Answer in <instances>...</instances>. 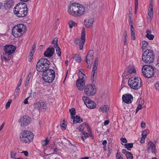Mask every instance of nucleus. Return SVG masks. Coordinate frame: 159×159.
<instances>
[{
  "instance_id": "obj_53",
  "label": "nucleus",
  "mask_w": 159,
  "mask_h": 159,
  "mask_svg": "<svg viewBox=\"0 0 159 159\" xmlns=\"http://www.w3.org/2000/svg\"><path fill=\"white\" fill-rule=\"evenodd\" d=\"M126 157L127 158L130 157H133V155L130 152H127L126 154L125 155Z\"/></svg>"
},
{
  "instance_id": "obj_47",
  "label": "nucleus",
  "mask_w": 159,
  "mask_h": 159,
  "mask_svg": "<svg viewBox=\"0 0 159 159\" xmlns=\"http://www.w3.org/2000/svg\"><path fill=\"white\" fill-rule=\"evenodd\" d=\"M33 52L30 51V55L29 56V61H30L32 60V57L33 55Z\"/></svg>"
},
{
  "instance_id": "obj_31",
  "label": "nucleus",
  "mask_w": 159,
  "mask_h": 159,
  "mask_svg": "<svg viewBox=\"0 0 159 159\" xmlns=\"http://www.w3.org/2000/svg\"><path fill=\"white\" fill-rule=\"evenodd\" d=\"M57 39L56 38H54L52 41V43L53 44H54V47L55 48H57Z\"/></svg>"
},
{
  "instance_id": "obj_52",
  "label": "nucleus",
  "mask_w": 159,
  "mask_h": 159,
  "mask_svg": "<svg viewBox=\"0 0 159 159\" xmlns=\"http://www.w3.org/2000/svg\"><path fill=\"white\" fill-rule=\"evenodd\" d=\"M155 86L156 89L157 90L159 91V82H157L155 84Z\"/></svg>"
},
{
  "instance_id": "obj_28",
  "label": "nucleus",
  "mask_w": 159,
  "mask_h": 159,
  "mask_svg": "<svg viewBox=\"0 0 159 159\" xmlns=\"http://www.w3.org/2000/svg\"><path fill=\"white\" fill-rule=\"evenodd\" d=\"M127 71L129 74L136 72L135 69L133 67L128 68Z\"/></svg>"
},
{
  "instance_id": "obj_49",
  "label": "nucleus",
  "mask_w": 159,
  "mask_h": 159,
  "mask_svg": "<svg viewBox=\"0 0 159 159\" xmlns=\"http://www.w3.org/2000/svg\"><path fill=\"white\" fill-rule=\"evenodd\" d=\"M83 134L84 135L83 136L81 137V138L84 140V137L85 138H88L89 137L88 134L87 133L83 132Z\"/></svg>"
},
{
  "instance_id": "obj_61",
  "label": "nucleus",
  "mask_w": 159,
  "mask_h": 159,
  "mask_svg": "<svg viewBox=\"0 0 159 159\" xmlns=\"http://www.w3.org/2000/svg\"><path fill=\"white\" fill-rule=\"evenodd\" d=\"M85 126H86V127L87 129L88 132H90L91 131V129H90L89 126L88 124H87V125L86 124Z\"/></svg>"
},
{
  "instance_id": "obj_6",
  "label": "nucleus",
  "mask_w": 159,
  "mask_h": 159,
  "mask_svg": "<svg viewBox=\"0 0 159 159\" xmlns=\"http://www.w3.org/2000/svg\"><path fill=\"white\" fill-rule=\"evenodd\" d=\"M142 83V80L140 78L132 77L129 80L128 84L131 88L136 90L141 87Z\"/></svg>"
},
{
  "instance_id": "obj_19",
  "label": "nucleus",
  "mask_w": 159,
  "mask_h": 159,
  "mask_svg": "<svg viewBox=\"0 0 159 159\" xmlns=\"http://www.w3.org/2000/svg\"><path fill=\"white\" fill-rule=\"evenodd\" d=\"M78 12L76 14L77 16H80L83 15L85 12V7L82 5L79 4Z\"/></svg>"
},
{
  "instance_id": "obj_10",
  "label": "nucleus",
  "mask_w": 159,
  "mask_h": 159,
  "mask_svg": "<svg viewBox=\"0 0 159 159\" xmlns=\"http://www.w3.org/2000/svg\"><path fill=\"white\" fill-rule=\"evenodd\" d=\"M16 49V47L12 45L5 46L4 52L6 55H10L13 53Z\"/></svg>"
},
{
  "instance_id": "obj_39",
  "label": "nucleus",
  "mask_w": 159,
  "mask_h": 159,
  "mask_svg": "<svg viewBox=\"0 0 159 159\" xmlns=\"http://www.w3.org/2000/svg\"><path fill=\"white\" fill-rule=\"evenodd\" d=\"M24 25V24H20L17 25L15 26H16L18 29H19V30H20L21 31H23V28Z\"/></svg>"
},
{
  "instance_id": "obj_48",
  "label": "nucleus",
  "mask_w": 159,
  "mask_h": 159,
  "mask_svg": "<svg viewBox=\"0 0 159 159\" xmlns=\"http://www.w3.org/2000/svg\"><path fill=\"white\" fill-rule=\"evenodd\" d=\"M142 106L140 104H139L136 109L135 113H136L138 111L142 109Z\"/></svg>"
},
{
  "instance_id": "obj_12",
  "label": "nucleus",
  "mask_w": 159,
  "mask_h": 159,
  "mask_svg": "<svg viewBox=\"0 0 159 159\" xmlns=\"http://www.w3.org/2000/svg\"><path fill=\"white\" fill-rule=\"evenodd\" d=\"M148 153L152 152L156 154L157 152L156 146L155 144L152 142H149L148 144Z\"/></svg>"
},
{
  "instance_id": "obj_59",
  "label": "nucleus",
  "mask_w": 159,
  "mask_h": 159,
  "mask_svg": "<svg viewBox=\"0 0 159 159\" xmlns=\"http://www.w3.org/2000/svg\"><path fill=\"white\" fill-rule=\"evenodd\" d=\"M81 70H82L81 69H80L79 70V71L78 73V75H80L81 74H82L83 75H84V76L86 77V76L84 74V73H83L82 71Z\"/></svg>"
},
{
  "instance_id": "obj_35",
  "label": "nucleus",
  "mask_w": 159,
  "mask_h": 159,
  "mask_svg": "<svg viewBox=\"0 0 159 159\" xmlns=\"http://www.w3.org/2000/svg\"><path fill=\"white\" fill-rule=\"evenodd\" d=\"M48 138H47L46 139L42 141V146H46L49 143V140H47Z\"/></svg>"
},
{
  "instance_id": "obj_64",
  "label": "nucleus",
  "mask_w": 159,
  "mask_h": 159,
  "mask_svg": "<svg viewBox=\"0 0 159 159\" xmlns=\"http://www.w3.org/2000/svg\"><path fill=\"white\" fill-rule=\"evenodd\" d=\"M109 123V120H107L105 121L104 124L105 125H108Z\"/></svg>"
},
{
  "instance_id": "obj_33",
  "label": "nucleus",
  "mask_w": 159,
  "mask_h": 159,
  "mask_svg": "<svg viewBox=\"0 0 159 159\" xmlns=\"http://www.w3.org/2000/svg\"><path fill=\"white\" fill-rule=\"evenodd\" d=\"M146 37L148 38L149 40H152L154 39V36L152 34H150L149 33L147 34Z\"/></svg>"
},
{
  "instance_id": "obj_9",
  "label": "nucleus",
  "mask_w": 159,
  "mask_h": 159,
  "mask_svg": "<svg viewBox=\"0 0 159 159\" xmlns=\"http://www.w3.org/2000/svg\"><path fill=\"white\" fill-rule=\"evenodd\" d=\"M78 5L79 3L75 2L70 4L68 7V13L73 16H77L76 14L78 12Z\"/></svg>"
},
{
  "instance_id": "obj_4",
  "label": "nucleus",
  "mask_w": 159,
  "mask_h": 159,
  "mask_svg": "<svg viewBox=\"0 0 159 159\" xmlns=\"http://www.w3.org/2000/svg\"><path fill=\"white\" fill-rule=\"evenodd\" d=\"M43 72V79L46 82L50 83L53 81L55 76V72L53 70L50 69Z\"/></svg>"
},
{
  "instance_id": "obj_36",
  "label": "nucleus",
  "mask_w": 159,
  "mask_h": 159,
  "mask_svg": "<svg viewBox=\"0 0 159 159\" xmlns=\"http://www.w3.org/2000/svg\"><path fill=\"white\" fill-rule=\"evenodd\" d=\"M86 125V124L83 123L81 124L79 128V130L80 132H83L84 130V127Z\"/></svg>"
},
{
  "instance_id": "obj_58",
  "label": "nucleus",
  "mask_w": 159,
  "mask_h": 159,
  "mask_svg": "<svg viewBox=\"0 0 159 159\" xmlns=\"http://www.w3.org/2000/svg\"><path fill=\"white\" fill-rule=\"evenodd\" d=\"M116 158H117V159H123L122 157H121L119 154H118V152L116 154Z\"/></svg>"
},
{
  "instance_id": "obj_43",
  "label": "nucleus",
  "mask_w": 159,
  "mask_h": 159,
  "mask_svg": "<svg viewBox=\"0 0 159 159\" xmlns=\"http://www.w3.org/2000/svg\"><path fill=\"white\" fill-rule=\"evenodd\" d=\"M57 48L56 50V52L58 56H60L61 54V52L60 51V48L59 47H57Z\"/></svg>"
},
{
  "instance_id": "obj_34",
  "label": "nucleus",
  "mask_w": 159,
  "mask_h": 159,
  "mask_svg": "<svg viewBox=\"0 0 159 159\" xmlns=\"http://www.w3.org/2000/svg\"><path fill=\"white\" fill-rule=\"evenodd\" d=\"M69 111L71 115L72 118V116H74L75 114V109L74 108H72Z\"/></svg>"
},
{
  "instance_id": "obj_7",
  "label": "nucleus",
  "mask_w": 159,
  "mask_h": 159,
  "mask_svg": "<svg viewBox=\"0 0 159 159\" xmlns=\"http://www.w3.org/2000/svg\"><path fill=\"white\" fill-rule=\"evenodd\" d=\"M33 134L30 131L27 130L22 131L20 135V138L23 142L28 143L31 142L34 138Z\"/></svg>"
},
{
  "instance_id": "obj_20",
  "label": "nucleus",
  "mask_w": 159,
  "mask_h": 159,
  "mask_svg": "<svg viewBox=\"0 0 159 159\" xmlns=\"http://www.w3.org/2000/svg\"><path fill=\"white\" fill-rule=\"evenodd\" d=\"M94 19L93 18H91L88 20H85V25L88 28H90L93 25Z\"/></svg>"
},
{
  "instance_id": "obj_38",
  "label": "nucleus",
  "mask_w": 159,
  "mask_h": 159,
  "mask_svg": "<svg viewBox=\"0 0 159 159\" xmlns=\"http://www.w3.org/2000/svg\"><path fill=\"white\" fill-rule=\"evenodd\" d=\"M98 64V60L97 58H96L94 61L93 63V67L96 68L97 69Z\"/></svg>"
},
{
  "instance_id": "obj_30",
  "label": "nucleus",
  "mask_w": 159,
  "mask_h": 159,
  "mask_svg": "<svg viewBox=\"0 0 159 159\" xmlns=\"http://www.w3.org/2000/svg\"><path fill=\"white\" fill-rule=\"evenodd\" d=\"M82 99L83 101H84L85 104L86 105H87V103L88 102H89V101H91L88 98L85 96L83 97Z\"/></svg>"
},
{
  "instance_id": "obj_18",
  "label": "nucleus",
  "mask_w": 159,
  "mask_h": 159,
  "mask_svg": "<svg viewBox=\"0 0 159 159\" xmlns=\"http://www.w3.org/2000/svg\"><path fill=\"white\" fill-rule=\"evenodd\" d=\"M30 119L28 116H23L20 119V125L21 126H23L24 125H28L30 122Z\"/></svg>"
},
{
  "instance_id": "obj_11",
  "label": "nucleus",
  "mask_w": 159,
  "mask_h": 159,
  "mask_svg": "<svg viewBox=\"0 0 159 159\" xmlns=\"http://www.w3.org/2000/svg\"><path fill=\"white\" fill-rule=\"evenodd\" d=\"M35 108L38 110L39 111H40L42 109H46L47 106L46 103L42 101H39L34 104Z\"/></svg>"
},
{
  "instance_id": "obj_37",
  "label": "nucleus",
  "mask_w": 159,
  "mask_h": 159,
  "mask_svg": "<svg viewBox=\"0 0 159 159\" xmlns=\"http://www.w3.org/2000/svg\"><path fill=\"white\" fill-rule=\"evenodd\" d=\"M143 47H142V49L143 50L145 49V48L147 47V46L148 45V43L147 42L145 41H143L142 42Z\"/></svg>"
},
{
  "instance_id": "obj_1",
  "label": "nucleus",
  "mask_w": 159,
  "mask_h": 159,
  "mask_svg": "<svg viewBox=\"0 0 159 159\" xmlns=\"http://www.w3.org/2000/svg\"><path fill=\"white\" fill-rule=\"evenodd\" d=\"M84 77H79V79L76 81V85L77 88L80 90L84 89V93L88 96H93L97 92L96 88L95 85L92 84H89L86 85Z\"/></svg>"
},
{
  "instance_id": "obj_60",
  "label": "nucleus",
  "mask_w": 159,
  "mask_h": 159,
  "mask_svg": "<svg viewBox=\"0 0 159 159\" xmlns=\"http://www.w3.org/2000/svg\"><path fill=\"white\" fill-rule=\"evenodd\" d=\"M66 125L64 123H63L62 124H61V127L64 129H66Z\"/></svg>"
},
{
  "instance_id": "obj_25",
  "label": "nucleus",
  "mask_w": 159,
  "mask_h": 159,
  "mask_svg": "<svg viewBox=\"0 0 159 159\" xmlns=\"http://www.w3.org/2000/svg\"><path fill=\"white\" fill-rule=\"evenodd\" d=\"M109 109V108L107 105H105L101 107L99 109L100 111L107 112Z\"/></svg>"
},
{
  "instance_id": "obj_14",
  "label": "nucleus",
  "mask_w": 159,
  "mask_h": 159,
  "mask_svg": "<svg viewBox=\"0 0 159 159\" xmlns=\"http://www.w3.org/2000/svg\"><path fill=\"white\" fill-rule=\"evenodd\" d=\"M93 53V50H90L89 51L85 59L86 61L88 64L90 63H93L94 57Z\"/></svg>"
},
{
  "instance_id": "obj_40",
  "label": "nucleus",
  "mask_w": 159,
  "mask_h": 159,
  "mask_svg": "<svg viewBox=\"0 0 159 159\" xmlns=\"http://www.w3.org/2000/svg\"><path fill=\"white\" fill-rule=\"evenodd\" d=\"M131 34V35L132 39L134 40L135 39V34L134 33V30H130Z\"/></svg>"
},
{
  "instance_id": "obj_16",
  "label": "nucleus",
  "mask_w": 159,
  "mask_h": 159,
  "mask_svg": "<svg viewBox=\"0 0 159 159\" xmlns=\"http://www.w3.org/2000/svg\"><path fill=\"white\" fill-rule=\"evenodd\" d=\"M82 36H81L80 39H76L75 40V43L79 44L80 50L83 49V46L85 40V37H83V39L82 38Z\"/></svg>"
},
{
  "instance_id": "obj_2",
  "label": "nucleus",
  "mask_w": 159,
  "mask_h": 159,
  "mask_svg": "<svg viewBox=\"0 0 159 159\" xmlns=\"http://www.w3.org/2000/svg\"><path fill=\"white\" fill-rule=\"evenodd\" d=\"M28 8L25 3L20 2L14 7L13 11L14 14L19 17H23L26 16L28 12Z\"/></svg>"
},
{
  "instance_id": "obj_50",
  "label": "nucleus",
  "mask_w": 159,
  "mask_h": 159,
  "mask_svg": "<svg viewBox=\"0 0 159 159\" xmlns=\"http://www.w3.org/2000/svg\"><path fill=\"white\" fill-rule=\"evenodd\" d=\"M20 84H18V86L17 87L16 90H15V92L16 93H17V95L18 94V93L20 91V89L19 88V86H20Z\"/></svg>"
},
{
  "instance_id": "obj_13",
  "label": "nucleus",
  "mask_w": 159,
  "mask_h": 159,
  "mask_svg": "<svg viewBox=\"0 0 159 159\" xmlns=\"http://www.w3.org/2000/svg\"><path fill=\"white\" fill-rule=\"evenodd\" d=\"M19 30V29L15 26L12 29V34L13 36L15 38L20 37L23 34V31Z\"/></svg>"
},
{
  "instance_id": "obj_5",
  "label": "nucleus",
  "mask_w": 159,
  "mask_h": 159,
  "mask_svg": "<svg viewBox=\"0 0 159 159\" xmlns=\"http://www.w3.org/2000/svg\"><path fill=\"white\" fill-rule=\"evenodd\" d=\"M154 57L155 55L153 51L147 50L143 52L142 60L145 63L150 64L154 61Z\"/></svg>"
},
{
  "instance_id": "obj_32",
  "label": "nucleus",
  "mask_w": 159,
  "mask_h": 159,
  "mask_svg": "<svg viewBox=\"0 0 159 159\" xmlns=\"http://www.w3.org/2000/svg\"><path fill=\"white\" fill-rule=\"evenodd\" d=\"M75 59L76 61L78 62H80L81 61V58L78 54H76L75 56Z\"/></svg>"
},
{
  "instance_id": "obj_54",
  "label": "nucleus",
  "mask_w": 159,
  "mask_h": 159,
  "mask_svg": "<svg viewBox=\"0 0 159 159\" xmlns=\"http://www.w3.org/2000/svg\"><path fill=\"white\" fill-rule=\"evenodd\" d=\"M148 15L150 17V18L151 19L153 17V12L150 11V10H148Z\"/></svg>"
},
{
  "instance_id": "obj_22",
  "label": "nucleus",
  "mask_w": 159,
  "mask_h": 159,
  "mask_svg": "<svg viewBox=\"0 0 159 159\" xmlns=\"http://www.w3.org/2000/svg\"><path fill=\"white\" fill-rule=\"evenodd\" d=\"M86 106L89 109H93L95 108L96 107V104L94 102L92 101H89V102L87 103Z\"/></svg>"
},
{
  "instance_id": "obj_24",
  "label": "nucleus",
  "mask_w": 159,
  "mask_h": 159,
  "mask_svg": "<svg viewBox=\"0 0 159 159\" xmlns=\"http://www.w3.org/2000/svg\"><path fill=\"white\" fill-rule=\"evenodd\" d=\"M123 43L124 46H126L127 44V38L128 37V35L127 34V32L126 31H125L124 33L123 34Z\"/></svg>"
},
{
  "instance_id": "obj_57",
  "label": "nucleus",
  "mask_w": 159,
  "mask_h": 159,
  "mask_svg": "<svg viewBox=\"0 0 159 159\" xmlns=\"http://www.w3.org/2000/svg\"><path fill=\"white\" fill-rule=\"evenodd\" d=\"M2 58L3 59L6 61H7L8 60H10L11 59V57H9L7 58L5 56H3Z\"/></svg>"
},
{
  "instance_id": "obj_15",
  "label": "nucleus",
  "mask_w": 159,
  "mask_h": 159,
  "mask_svg": "<svg viewBox=\"0 0 159 159\" xmlns=\"http://www.w3.org/2000/svg\"><path fill=\"white\" fill-rule=\"evenodd\" d=\"M122 98L123 101L127 104L131 103L133 100V97L131 94L123 95Z\"/></svg>"
},
{
  "instance_id": "obj_8",
  "label": "nucleus",
  "mask_w": 159,
  "mask_h": 159,
  "mask_svg": "<svg viewBox=\"0 0 159 159\" xmlns=\"http://www.w3.org/2000/svg\"><path fill=\"white\" fill-rule=\"evenodd\" d=\"M154 69L152 66L145 65L142 67V72L144 76L150 78L153 76L154 74Z\"/></svg>"
},
{
  "instance_id": "obj_21",
  "label": "nucleus",
  "mask_w": 159,
  "mask_h": 159,
  "mask_svg": "<svg viewBox=\"0 0 159 159\" xmlns=\"http://www.w3.org/2000/svg\"><path fill=\"white\" fill-rule=\"evenodd\" d=\"M72 119L73 120V122L74 124L80 123L83 121L82 119L79 116H76L75 117L72 116Z\"/></svg>"
},
{
  "instance_id": "obj_56",
  "label": "nucleus",
  "mask_w": 159,
  "mask_h": 159,
  "mask_svg": "<svg viewBox=\"0 0 159 159\" xmlns=\"http://www.w3.org/2000/svg\"><path fill=\"white\" fill-rule=\"evenodd\" d=\"M120 140L124 143H126L127 142V140L126 138H121L120 139Z\"/></svg>"
},
{
  "instance_id": "obj_51",
  "label": "nucleus",
  "mask_w": 159,
  "mask_h": 159,
  "mask_svg": "<svg viewBox=\"0 0 159 159\" xmlns=\"http://www.w3.org/2000/svg\"><path fill=\"white\" fill-rule=\"evenodd\" d=\"M11 157L12 158H14L15 157L16 155V153L14 152L13 151H11L10 152Z\"/></svg>"
},
{
  "instance_id": "obj_63",
  "label": "nucleus",
  "mask_w": 159,
  "mask_h": 159,
  "mask_svg": "<svg viewBox=\"0 0 159 159\" xmlns=\"http://www.w3.org/2000/svg\"><path fill=\"white\" fill-rule=\"evenodd\" d=\"M149 8L150 9V11H151L153 12V5L152 4L150 3L149 5Z\"/></svg>"
},
{
  "instance_id": "obj_62",
  "label": "nucleus",
  "mask_w": 159,
  "mask_h": 159,
  "mask_svg": "<svg viewBox=\"0 0 159 159\" xmlns=\"http://www.w3.org/2000/svg\"><path fill=\"white\" fill-rule=\"evenodd\" d=\"M29 98H30V97H27V98H25L24 100V103L25 104H27L28 103V99Z\"/></svg>"
},
{
  "instance_id": "obj_42",
  "label": "nucleus",
  "mask_w": 159,
  "mask_h": 159,
  "mask_svg": "<svg viewBox=\"0 0 159 159\" xmlns=\"http://www.w3.org/2000/svg\"><path fill=\"white\" fill-rule=\"evenodd\" d=\"M11 102L12 100L11 99L9 100L5 106L6 109H7L10 107Z\"/></svg>"
},
{
  "instance_id": "obj_41",
  "label": "nucleus",
  "mask_w": 159,
  "mask_h": 159,
  "mask_svg": "<svg viewBox=\"0 0 159 159\" xmlns=\"http://www.w3.org/2000/svg\"><path fill=\"white\" fill-rule=\"evenodd\" d=\"M30 75H29L26 78V82L25 83V86H26L29 83V81L30 79Z\"/></svg>"
},
{
  "instance_id": "obj_26",
  "label": "nucleus",
  "mask_w": 159,
  "mask_h": 159,
  "mask_svg": "<svg viewBox=\"0 0 159 159\" xmlns=\"http://www.w3.org/2000/svg\"><path fill=\"white\" fill-rule=\"evenodd\" d=\"M97 72H94V71L91 73V80L92 81V83L93 84L96 79Z\"/></svg>"
},
{
  "instance_id": "obj_23",
  "label": "nucleus",
  "mask_w": 159,
  "mask_h": 159,
  "mask_svg": "<svg viewBox=\"0 0 159 159\" xmlns=\"http://www.w3.org/2000/svg\"><path fill=\"white\" fill-rule=\"evenodd\" d=\"M14 0H7L5 4L6 7L9 8L14 5Z\"/></svg>"
},
{
  "instance_id": "obj_3",
  "label": "nucleus",
  "mask_w": 159,
  "mask_h": 159,
  "mask_svg": "<svg viewBox=\"0 0 159 159\" xmlns=\"http://www.w3.org/2000/svg\"><path fill=\"white\" fill-rule=\"evenodd\" d=\"M50 61L46 58H42L40 59L37 63L36 68L39 72H44L48 70Z\"/></svg>"
},
{
  "instance_id": "obj_45",
  "label": "nucleus",
  "mask_w": 159,
  "mask_h": 159,
  "mask_svg": "<svg viewBox=\"0 0 159 159\" xmlns=\"http://www.w3.org/2000/svg\"><path fill=\"white\" fill-rule=\"evenodd\" d=\"M36 46V43L34 42V43L33 44V45L32 49L30 51H31V52H33V53H34V51L35 50Z\"/></svg>"
},
{
  "instance_id": "obj_46",
  "label": "nucleus",
  "mask_w": 159,
  "mask_h": 159,
  "mask_svg": "<svg viewBox=\"0 0 159 159\" xmlns=\"http://www.w3.org/2000/svg\"><path fill=\"white\" fill-rule=\"evenodd\" d=\"M85 28H83L81 33V36H82V38H83L82 39H83V38H84L83 37H85Z\"/></svg>"
},
{
  "instance_id": "obj_29",
  "label": "nucleus",
  "mask_w": 159,
  "mask_h": 159,
  "mask_svg": "<svg viewBox=\"0 0 159 159\" xmlns=\"http://www.w3.org/2000/svg\"><path fill=\"white\" fill-rule=\"evenodd\" d=\"M68 24L69 25V27L70 29H72L73 26H75L76 25V23L72 20L69 21L68 22Z\"/></svg>"
},
{
  "instance_id": "obj_44",
  "label": "nucleus",
  "mask_w": 159,
  "mask_h": 159,
  "mask_svg": "<svg viewBox=\"0 0 159 159\" xmlns=\"http://www.w3.org/2000/svg\"><path fill=\"white\" fill-rule=\"evenodd\" d=\"M135 2V13H136L137 12V10L138 9V1H134Z\"/></svg>"
},
{
  "instance_id": "obj_17",
  "label": "nucleus",
  "mask_w": 159,
  "mask_h": 159,
  "mask_svg": "<svg viewBox=\"0 0 159 159\" xmlns=\"http://www.w3.org/2000/svg\"><path fill=\"white\" fill-rule=\"evenodd\" d=\"M54 51V49L53 48H48L45 51L44 55L46 57H51L53 54Z\"/></svg>"
},
{
  "instance_id": "obj_27",
  "label": "nucleus",
  "mask_w": 159,
  "mask_h": 159,
  "mask_svg": "<svg viewBox=\"0 0 159 159\" xmlns=\"http://www.w3.org/2000/svg\"><path fill=\"white\" fill-rule=\"evenodd\" d=\"M124 146L129 151L131 150V148L133 147V143H125L124 144Z\"/></svg>"
},
{
  "instance_id": "obj_55",
  "label": "nucleus",
  "mask_w": 159,
  "mask_h": 159,
  "mask_svg": "<svg viewBox=\"0 0 159 159\" xmlns=\"http://www.w3.org/2000/svg\"><path fill=\"white\" fill-rule=\"evenodd\" d=\"M143 134H146V136L149 133V131L148 130H145L143 131L142 132Z\"/></svg>"
}]
</instances>
